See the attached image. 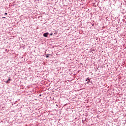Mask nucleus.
I'll list each match as a JSON object with an SVG mask.
<instances>
[{
  "label": "nucleus",
  "instance_id": "1",
  "mask_svg": "<svg viewBox=\"0 0 126 126\" xmlns=\"http://www.w3.org/2000/svg\"><path fill=\"white\" fill-rule=\"evenodd\" d=\"M48 35H49V33L48 32L44 33L43 34L44 37H48Z\"/></svg>",
  "mask_w": 126,
  "mask_h": 126
},
{
  "label": "nucleus",
  "instance_id": "2",
  "mask_svg": "<svg viewBox=\"0 0 126 126\" xmlns=\"http://www.w3.org/2000/svg\"><path fill=\"white\" fill-rule=\"evenodd\" d=\"M10 80H11L10 77H9V79H8V80L5 82V83H6V84L9 83V81H10Z\"/></svg>",
  "mask_w": 126,
  "mask_h": 126
},
{
  "label": "nucleus",
  "instance_id": "3",
  "mask_svg": "<svg viewBox=\"0 0 126 126\" xmlns=\"http://www.w3.org/2000/svg\"><path fill=\"white\" fill-rule=\"evenodd\" d=\"M49 56H51V54H47L46 55V58H48L49 57Z\"/></svg>",
  "mask_w": 126,
  "mask_h": 126
},
{
  "label": "nucleus",
  "instance_id": "4",
  "mask_svg": "<svg viewBox=\"0 0 126 126\" xmlns=\"http://www.w3.org/2000/svg\"><path fill=\"white\" fill-rule=\"evenodd\" d=\"M57 31H55V33H54V34H57Z\"/></svg>",
  "mask_w": 126,
  "mask_h": 126
},
{
  "label": "nucleus",
  "instance_id": "5",
  "mask_svg": "<svg viewBox=\"0 0 126 126\" xmlns=\"http://www.w3.org/2000/svg\"><path fill=\"white\" fill-rule=\"evenodd\" d=\"M5 15H7V13H5Z\"/></svg>",
  "mask_w": 126,
  "mask_h": 126
},
{
  "label": "nucleus",
  "instance_id": "6",
  "mask_svg": "<svg viewBox=\"0 0 126 126\" xmlns=\"http://www.w3.org/2000/svg\"><path fill=\"white\" fill-rule=\"evenodd\" d=\"M53 35V33L50 34V36H52Z\"/></svg>",
  "mask_w": 126,
  "mask_h": 126
},
{
  "label": "nucleus",
  "instance_id": "7",
  "mask_svg": "<svg viewBox=\"0 0 126 126\" xmlns=\"http://www.w3.org/2000/svg\"><path fill=\"white\" fill-rule=\"evenodd\" d=\"M87 83H89V82H88Z\"/></svg>",
  "mask_w": 126,
  "mask_h": 126
},
{
  "label": "nucleus",
  "instance_id": "8",
  "mask_svg": "<svg viewBox=\"0 0 126 126\" xmlns=\"http://www.w3.org/2000/svg\"><path fill=\"white\" fill-rule=\"evenodd\" d=\"M89 81H90V80H89Z\"/></svg>",
  "mask_w": 126,
  "mask_h": 126
}]
</instances>
